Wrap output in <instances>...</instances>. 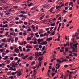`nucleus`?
Wrapping results in <instances>:
<instances>
[{"label":"nucleus","instance_id":"obj_41","mask_svg":"<svg viewBox=\"0 0 79 79\" xmlns=\"http://www.w3.org/2000/svg\"><path fill=\"white\" fill-rule=\"evenodd\" d=\"M29 31H31V29L29 28L27 30V32H28Z\"/></svg>","mask_w":79,"mask_h":79},{"label":"nucleus","instance_id":"obj_54","mask_svg":"<svg viewBox=\"0 0 79 79\" xmlns=\"http://www.w3.org/2000/svg\"><path fill=\"white\" fill-rule=\"evenodd\" d=\"M56 66H60V63H57L56 64Z\"/></svg>","mask_w":79,"mask_h":79},{"label":"nucleus","instance_id":"obj_58","mask_svg":"<svg viewBox=\"0 0 79 79\" xmlns=\"http://www.w3.org/2000/svg\"><path fill=\"white\" fill-rule=\"evenodd\" d=\"M38 42H40V39L38 40Z\"/></svg>","mask_w":79,"mask_h":79},{"label":"nucleus","instance_id":"obj_43","mask_svg":"<svg viewBox=\"0 0 79 79\" xmlns=\"http://www.w3.org/2000/svg\"><path fill=\"white\" fill-rule=\"evenodd\" d=\"M19 61H21V59H19L18 60V61H17V63H18V64H19Z\"/></svg>","mask_w":79,"mask_h":79},{"label":"nucleus","instance_id":"obj_51","mask_svg":"<svg viewBox=\"0 0 79 79\" xmlns=\"http://www.w3.org/2000/svg\"><path fill=\"white\" fill-rule=\"evenodd\" d=\"M30 46L29 45H27V46L26 48H30Z\"/></svg>","mask_w":79,"mask_h":79},{"label":"nucleus","instance_id":"obj_12","mask_svg":"<svg viewBox=\"0 0 79 79\" xmlns=\"http://www.w3.org/2000/svg\"><path fill=\"white\" fill-rule=\"evenodd\" d=\"M73 44H74L73 43H70L69 44L70 47L71 48H73Z\"/></svg>","mask_w":79,"mask_h":79},{"label":"nucleus","instance_id":"obj_47","mask_svg":"<svg viewBox=\"0 0 79 79\" xmlns=\"http://www.w3.org/2000/svg\"><path fill=\"white\" fill-rule=\"evenodd\" d=\"M11 74L12 76H14V75H15V72H13Z\"/></svg>","mask_w":79,"mask_h":79},{"label":"nucleus","instance_id":"obj_59","mask_svg":"<svg viewBox=\"0 0 79 79\" xmlns=\"http://www.w3.org/2000/svg\"><path fill=\"white\" fill-rule=\"evenodd\" d=\"M64 79H66V75H64Z\"/></svg>","mask_w":79,"mask_h":79},{"label":"nucleus","instance_id":"obj_17","mask_svg":"<svg viewBox=\"0 0 79 79\" xmlns=\"http://www.w3.org/2000/svg\"><path fill=\"white\" fill-rule=\"evenodd\" d=\"M31 77L32 78V79H36V76H33L32 75V76H31Z\"/></svg>","mask_w":79,"mask_h":79},{"label":"nucleus","instance_id":"obj_48","mask_svg":"<svg viewBox=\"0 0 79 79\" xmlns=\"http://www.w3.org/2000/svg\"><path fill=\"white\" fill-rule=\"evenodd\" d=\"M52 77L54 76L55 75V74L53 73H52Z\"/></svg>","mask_w":79,"mask_h":79},{"label":"nucleus","instance_id":"obj_21","mask_svg":"<svg viewBox=\"0 0 79 79\" xmlns=\"http://www.w3.org/2000/svg\"><path fill=\"white\" fill-rule=\"evenodd\" d=\"M33 59V57L32 56H31L30 57L28 58V60H31Z\"/></svg>","mask_w":79,"mask_h":79},{"label":"nucleus","instance_id":"obj_6","mask_svg":"<svg viewBox=\"0 0 79 79\" xmlns=\"http://www.w3.org/2000/svg\"><path fill=\"white\" fill-rule=\"evenodd\" d=\"M48 44L47 42L46 41H44L43 42L41 43H40V44H41L42 45H44V44H45V45H47V44Z\"/></svg>","mask_w":79,"mask_h":79},{"label":"nucleus","instance_id":"obj_34","mask_svg":"<svg viewBox=\"0 0 79 79\" xmlns=\"http://www.w3.org/2000/svg\"><path fill=\"white\" fill-rule=\"evenodd\" d=\"M55 26V23H54L53 24L51 25V26Z\"/></svg>","mask_w":79,"mask_h":79},{"label":"nucleus","instance_id":"obj_27","mask_svg":"<svg viewBox=\"0 0 79 79\" xmlns=\"http://www.w3.org/2000/svg\"><path fill=\"white\" fill-rule=\"evenodd\" d=\"M18 40V37L15 38V42L16 43V42H17V41Z\"/></svg>","mask_w":79,"mask_h":79},{"label":"nucleus","instance_id":"obj_7","mask_svg":"<svg viewBox=\"0 0 79 79\" xmlns=\"http://www.w3.org/2000/svg\"><path fill=\"white\" fill-rule=\"evenodd\" d=\"M79 44L77 43H76V44H73V46L75 47V48H77V45Z\"/></svg>","mask_w":79,"mask_h":79},{"label":"nucleus","instance_id":"obj_44","mask_svg":"<svg viewBox=\"0 0 79 79\" xmlns=\"http://www.w3.org/2000/svg\"><path fill=\"white\" fill-rule=\"evenodd\" d=\"M8 41L7 42H10V38L7 39Z\"/></svg>","mask_w":79,"mask_h":79},{"label":"nucleus","instance_id":"obj_49","mask_svg":"<svg viewBox=\"0 0 79 79\" xmlns=\"http://www.w3.org/2000/svg\"><path fill=\"white\" fill-rule=\"evenodd\" d=\"M19 72V70L18 71H17L16 72H15V74H16L17 73H18V72Z\"/></svg>","mask_w":79,"mask_h":79},{"label":"nucleus","instance_id":"obj_8","mask_svg":"<svg viewBox=\"0 0 79 79\" xmlns=\"http://www.w3.org/2000/svg\"><path fill=\"white\" fill-rule=\"evenodd\" d=\"M10 71H16V69L15 68H13L12 67H10Z\"/></svg>","mask_w":79,"mask_h":79},{"label":"nucleus","instance_id":"obj_19","mask_svg":"<svg viewBox=\"0 0 79 79\" xmlns=\"http://www.w3.org/2000/svg\"><path fill=\"white\" fill-rule=\"evenodd\" d=\"M19 43L20 45H23L24 44V41H22V42H19Z\"/></svg>","mask_w":79,"mask_h":79},{"label":"nucleus","instance_id":"obj_15","mask_svg":"<svg viewBox=\"0 0 79 79\" xmlns=\"http://www.w3.org/2000/svg\"><path fill=\"white\" fill-rule=\"evenodd\" d=\"M10 35H13V36H15V35H16V34L14 32L10 33Z\"/></svg>","mask_w":79,"mask_h":79},{"label":"nucleus","instance_id":"obj_56","mask_svg":"<svg viewBox=\"0 0 79 79\" xmlns=\"http://www.w3.org/2000/svg\"><path fill=\"white\" fill-rule=\"evenodd\" d=\"M5 52H6L8 53H9L10 52V51L9 50H7L6 51H5Z\"/></svg>","mask_w":79,"mask_h":79},{"label":"nucleus","instance_id":"obj_57","mask_svg":"<svg viewBox=\"0 0 79 79\" xmlns=\"http://www.w3.org/2000/svg\"><path fill=\"white\" fill-rule=\"evenodd\" d=\"M23 35H26V31H25L23 33Z\"/></svg>","mask_w":79,"mask_h":79},{"label":"nucleus","instance_id":"obj_38","mask_svg":"<svg viewBox=\"0 0 79 79\" xmlns=\"http://www.w3.org/2000/svg\"><path fill=\"white\" fill-rule=\"evenodd\" d=\"M32 4H33V3H31L30 4L28 5V6H31V5H32Z\"/></svg>","mask_w":79,"mask_h":79},{"label":"nucleus","instance_id":"obj_39","mask_svg":"<svg viewBox=\"0 0 79 79\" xmlns=\"http://www.w3.org/2000/svg\"><path fill=\"white\" fill-rule=\"evenodd\" d=\"M74 5V3H73V2H70V3L69 4V5Z\"/></svg>","mask_w":79,"mask_h":79},{"label":"nucleus","instance_id":"obj_50","mask_svg":"<svg viewBox=\"0 0 79 79\" xmlns=\"http://www.w3.org/2000/svg\"><path fill=\"white\" fill-rule=\"evenodd\" d=\"M10 48V49L11 50H13L14 49V48L13 47H11Z\"/></svg>","mask_w":79,"mask_h":79},{"label":"nucleus","instance_id":"obj_10","mask_svg":"<svg viewBox=\"0 0 79 79\" xmlns=\"http://www.w3.org/2000/svg\"><path fill=\"white\" fill-rule=\"evenodd\" d=\"M72 40L73 43V44H75L76 43V42H76V41L75 40V39H74V38H73L72 39Z\"/></svg>","mask_w":79,"mask_h":79},{"label":"nucleus","instance_id":"obj_1","mask_svg":"<svg viewBox=\"0 0 79 79\" xmlns=\"http://www.w3.org/2000/svg\"><path fill=\"white\" fill-rule=\"evenodd\" d=\"M18 64L16 63H15V62H12V63L10 65L12 66L14 68H15L16 66H18Z\"/></svg>","mask_w":79,"mask_h":79},{"label":"nucleus","instance_id":"obj_60","mask_svg":"<svg viewBox=\"0 0 79 79\" xmlns=\"http://www.w3.org/2000/svg\"><path fill=\"white\" fill-rule=\"evenodd\" d=\"M7 76H9V75H10V72H9L7 73Z\"/></svg>","mask_w":79,"mask_h":79},{"label":"nucleus","instance_id":"obj_25","mask_svg":"<svg viewBox=\"0 0 79 79\" xmlns=\"http://www.w3.org/2000/svg\"><path fill=\"white\" fill-rule=\"evenodd\" d=\"M35 35H36V37H39V35H38V33H36Z\"/></svg>","mask_w":79,"mask_h":79},{"label":"nucleus","instance_id":"obj_42","mask_svg":"<svg viewBox=\"0 0 79 79\" xmlns=\"http://www.w3.org/2000/svg\"><path fill=\"white\" fill-rule=\"evenodd\" d=\"M34 63H35V62L33 61L31 63V65H33V64H34Z\"/></svg>","mask_w":79,"mask_h":79},{"label":"nucleus","instance_id":"obj_18","mask_svg":"<svg viewBox=\"0 0 79 79\" xmlns=\"http://www.w3.org/2000/svg\"><path fill=\"white\" fill-rule=\"evenodd\" d=\"M42 59H43V58H41L40 57L38 59V60H39V62H41V61L42 60Z\"/></svg>","mask_w":79,"mask_h":79},{"label":"nucleus","instance_id":"obj_31","mask_svg":"<svg viewBox=\"0 0 79 79\" xmlns=\"http://www.w3.org/2000/svg\"><path fill=\"white\" fill-rule=\"evenodd\" d=\"M3 27H8V24H6V25H3L2 26Z\"/></svg>","mask_w":79,"mask_h":79},{"label":"nucleus","instance_id":"obj_26","mask_svg":"<svg viewBox=\"0 0 79 79\" xmlns=\"http://www.w3.org/2000/svg\"><path fill=\"white\" fill-rule=\"evenodd\" d=\"M42 62H40L39 64H38V66H41V65H42Z\"/></svg>","mask_w":79,"mask_h":79},{"label":"nucleus","instance_id":"obj_46","mask_svg":"<svg viewBox=\"0 0 79 79\" xmlns=\"http://www.w3.org/2000/svg\"><path fill=\"white\" fill-rule=\"evenodd\" d=\"M1 2L2 3H6L5 0H2Z\"/></svg>","mask_w":79,"mask_h":79},{"label":"nucleus","instance_id":"obj_3","mask_svg":"<svg viewBox=\"0 0 79 79\" xmlns=\"http://www.w3.org/2000/svg\"><path fill=\"white\" fill-rule=\"evenodd\" d=\"M71 49H73L72 51V52H76V53H77V48H73H73H71Z\"/></svg>","mask_w":79,"mask_h":79},{"label":"nucleus","instance_id":"obj_4","mask_svg":"<svg viewBox=\"0 0 79 79\" xmlns=\"http://www.w3.org/2000/svg\"><path fill=\"white\" fill-rule=\"evenodd\" d=\"M24 56V54L22 53H19L18 54V56L19 57H23Z\"/></svg>","mask_w":79,"mask_h":79},{"label":"nucleus","instance_id":"obj_5","mask_svg":"<svg viewBox=\"0 0 79 79\" xmlns=\"http://www.w3.org/2000/svg\"><path fill=\"white\" fill-rule=\"evenodd\" d=\"M14 52L16 53H19V50L17 48H16L14 49Z\"/></svg>","mask_w":79,"mask_h":79},{"label":"nucleus","instance_id":"obj_20","mask_svg":"<svg viewBox=\"0 0 79 79\" xmlns=\"http://www.w3.org/2000/svg\"><path fill=\"white\" fill-rule=\"evenodd\" d=\"M37 56H42V55L41 52H39L38 54V53L37 54Z\"/></svg>","mask_w":79,"mask_h":79},{"label":"nucleus","instance_id":"obj_9","mask_svg":"<svg viewBox=\"0 0 79 79\" xmlns=\"http://www.w3.org/2000/svg\"><path fill=\"white\" fill-rule=\"evenodd\" d=\"M52 39H53L52 37H51L48 38H47L46 39V41H50V40H52Z\"/></svg>","mask_w":79,"mask_h":79},{"label":"nucleus","instance_id":"obj_45","mask_svg":"<svg viewBox=\"0 0 79 79\" xmlns=\"http://www.w3.org/2000/svg\"><path fill=\"white\" fill-rule=\"evenodd\" d=\"M27 17V15L23 16V18H26Z\"/></svg>","mask_w":79,"mask_h":79},{"label":"nucleus","instance_id":"obj_52","mask_svg":"<svg viewBox=\"0 0 79 79\" xmlns=\"http://www.w3.org/2000/svg\"><path fill=\"white\" fill-rule=\"evenodd\" d=\"M9 33L8 32H7L6 33V34H5V36H7V35H8V34Z\"/></svg>","mask_w":79,"mask_h":79},{"label":"nucleus","instance_id":"obj_23","mask_svg":"<svg viewBox=\"0 0 79 79\" xmlns=\"http://www.w3.org/2000/svg\"><path fill=\"white\" fill-rule=\"evenodd\" d=\"M56 9H58V8H61V6L60 5H59L58 6H56Z\"/></svg>","mask_w":79,"mask_h":79},{"label":"nucleus","instance_id":"obj_53","mask_svg":"<svg viewBox=\"0 0 79 79\" xmlns=\"http://www.w3.org/2000/svg\"><path fill=\"white\" fill-rule=\"evenodd\" d=\"M75 36H78V33L77 32L75 33Z\"/></svg>","mask_w":79,"mask_h":79},{"label":"nucleus","instance_id":"obj_40","mask_svg":"<svg viewBox=\"0 0 79 79\" xmlns=\"http://www.w3.org/2000/svg\"><path fill=\"white\" fill-rule=\"evenodd\" d=\"M15 32H18V31H18V29L16 28L15 29V30H14Z\"/></svg>","mask_w":79,"mask_h":79},{"label":"nucleus","instance_id":"obj_16","mask_svg":"<svg viewBox=\"0 0 79 79\" xmlns=\"http://www.w3.org/2000/svg\"><path fill=\"white\" fill-rule=\"evenodd\" d=\"M2 42H8V41H7V40H5V38L2 39Z\"/></svg>","mask_w":79,"mask_h":79},{"label":"nucleus","instance_id":"obj_32","mask_svg":"<svg viewBox=\"0 0 79 79\" xmlns=\"http://www.w3.org/2000/svg\"><path fill=\"white\" fill-rule=\"evenodd\" d=\"M31 27H32V28H33V31H34V29H35V26H34V25H32L31 26Z\"/></svg>","mask_w":79,"mask_h":79},{"label":"nucleus","instance_id":"obj_29","mask_svg":"<svg viewBox=\"0 0 79 79\" xmlns=\"http://www.w3.org/2000/svg\"><path fill=\"white\" fill-rule=\"evenodd\" d=\"M66 46H69V42H67L66 43Z\"/></svg>","mask_w":79,"mask_h":79},{"label":"nucleus","instance_id":"obj_37","mask_svg":"<svg viewBox=\"0 0 79 79\" xmlns=\"http://www.w3.org/2000/svg\"><path fill=\"white\" fill-rule=\"evenodd\" d=\"M8 23V22L7 21H5V22H3V24H6Z\"/></svg>","mask_w":79,"mask_h":79},{"label":"nucleus","instance_id":"obj_33","mask_svg":"<svg viewBox=\"0 0 79 79\" xmlns=\"http://www.w3.org/2000/svg\"><path fill=\"white\" fill-rule=\"evenodd\" d=\"M45 49V46H44L42 48V51H43Z\"/></svg>","mask_w":79,"mask_h":79},{"label":"nucleus","instance_id":"obj_11","mask_svg":"<svg viewBox=\"0 0 79 79\" xmlns=\"http://www.w3.org/2000/svg\"><path fill=\"white\" fill-rule=\"evenodd\" d=\"M57 62L58 63H62V60H60L59 59H57Z\"/></svg>","mask_w":79,"mask_h":79},{"label":"nucleus","instance_id":"obj_13","mask_svg":"<svg viewBox=\"0 0 79 79\" xmlns=\"http://www.w3.org/2000/svg\"><path fill=\"white\" fill-rule=\"evenodd\" d=\"M18 74L19 75V76H21V75L22 74V73H21V71L19 70V71L18 72Z\"/></svg>","mask_w":79,"mask_h":79},{"label":"nucleus","instance_id":"obj_36","mask_svg":"<svg viewBox=\"0 0 79 79\" xmlns=\"http://www.w3.org/2000/svg\"><path fill=\"white\" fill-rule=\"evenodd\" d=\"M55 31H54L52 32V33L51 34V35H55Z\"/></svg>","mask_w":79,"mask_h":79},{"label":"nucleus","instance_id":"obj_55","mask_svg":"<svg viewBox=\"0 0 79 79\" xmlns=\"http://www.w3.org/2000/svg\"><path fill=\"white\" fill-rule=\"evenodd\" d=\"M54 28V27H50V30H52V29H53Z\"/></svg>","mask_w":79,"mask_h":79},{"label":"nucleus","instance_id":"obj_64","mask_svg":"<svg viewBox=\"0 0 79 79\" xmlns=\"http://www.w3.org/2000/svg\"><path fill=\"white\" fill-rule=\"evenodd\" d=\"M51 21H52V19H51L48 21V22H51Z\"/></svg>","mask_w":79,"mask_h":79},{"label":"nucleus","instance_id":"obj_30","mask_svg":"<svg viewBox=\"0 0 79 79\" xmlns=\"http://www.w3.org/2000/svg\"><path fill=\"white\" fill-rule=\"evenodd\" d=\"M31 40V37H28L27 38V40Z\"/></svg>","mask_w":79,"mask_h":79},{"label":"nucleus","instance_id":"obj_61","mask_svg":"<svg viewBox=\"0 0 79 79\" xmlns=\"http://www.w3.org/2000/svg\"><path fill=\"white\" fill-rule=\"evenodd\" d=\"M68 48H66L65 49V52H68Z\"/></svg>","mask_w":79,"mask_h":79},{"label":"nucleus","instance_id":"obj_22","mask_svg":"<svg viewBox=\"0 0 79 79\" xmlns=\"http://www.w3.org/2000/svg\"><path fill=\"white\" fill-rule=\"evenodd\" d=\"M68 61V60L67 59H64L62 60V63H63V62H64V61Z\"/></svg>","mask_w":79,"mask_h":79},{"label":"nucleus","instance_id":"obj_63","mask_svg":"<svg viewBox=\"0 0 79 79\" xmlns=\"http://www.w3.org/2000/svg\"><path fill=\"white\" fill-rule=\"evenodd\" d=\"M19 23L20 24H22V23H23V21L20 20Z\"/></svg>","mask_w":79,"mask_h":79},{"label":"nucleus","instance_id":"obj_35","mask_svg":"<svg viewBox=\"0 0 79 79\" xmlns=\"http://www.w3.org/2000/svg\"><path fill=\"white\" fill-rule=\"evenodd\" d=\"M31 36L30 38H32V37H33V36H34V33H31Z\"/></svg>","mask_w":79,"mask_h":79},{"label":"nucleus","instance_id":"obj_2","mask_svg":"<svg viewBox=\"0 0 79 79\" xmlns=\"http://www.w3.org/2000/svg\"><path fill=\"white\" fill-rule=\"evenodd\" d=\"M47 6L48 7L46 8L47 9H49V8H50V6H49V5H42V8H46V7H47Z\"/></svg>","mask_w":79,"mask_h":79},{"label":"nucleus","instance_id":"obj_24","mask_svg":"<svg viewBox=\"0 0 79 79\" xmlns=\"http://www.w3.org/2000/svg\"><path fill=\"white\" fill-rule=\"evenodd\" d=\"M18 48L20 49V51L21 52L22 51V47L21 46H19Z\"/></svg>","mask_w":79,"mask_h":79},{"label":"nucleus","instance_id":"obj_28","mask_svg":"<svg viewBox=\"0 0 79 79\" xmlns=\"http://www.w3.org/2000/svg\"><path fill=\"white\" fill-rule=\"evenodd\" d=\"M44 17H45V15H43L42 17L40 18V20H42V19L44 18Z\"/></svg>","mask_w":79,"mask_h":79},{"label":"nucleus","instance_id":"obj_62","mask_svg":"<svg viewBox=\"0 0 79 79\" xmlns=\"http://www.w3.org/2000/svg\"><path fill=\"white\" fill-rule=\"evenodd\" d=\"M33 44H37V41H35L33 42Z\"/></svg>","mask_w":79,"mask_h":79},{"label":"nucleus","instance_id":"obj_14","mask_svg":"<svg viewBox=\"0 0 79 79\" xmlns=\"http://www.w3.org/2000/svg\"><path fill=\"white\" fill-rule=\"evenodd\" d=\"M54 9H55V7H52L49 10V11L51 13H52V12L53 11V10H54Z\"/></svg>","mask_w":79,"mask_h":79}]
</instances>
